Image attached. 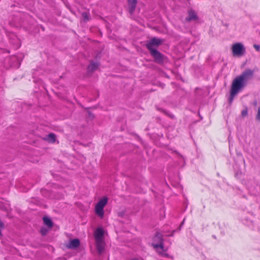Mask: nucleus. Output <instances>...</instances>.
I'll return each instance as SVG.
<instances>
[{"label":"nucleus","mask_w":260,"mask_h":260,"mask_svg":"<svg viewBox=\"0 0 260 260\" xmlns=\"http://www.w3.org/2000/svg\"><path fill=\"white\" fill-rule=\"evenodd\" d=\"M253 74L254 71L247 69L234 79L230 90V103L232 102L235 96L246 85L248 81L252 78Z\"/></svg>","instance_id":"obj_1"},{"label":"nucleus","mask_w":260,"mask_h":260,"mask_svg":"<svg viewBox=\"0 0 260 260\" xmlns=\"http://www.w3.org/2000/svg\"><path fill=\"white\" fill-rule=\"evenodd\" d=\"M154 241H157L158 243L152 244L154 248L156 249V250L160 253V254L165 257H170L169 255L166 253L165 251L166 249H164V246L162 243V235L161 233H157L155 236L154 237Z\"/></svg>","instance_id":"obj_2"},{"label":"nucleus","mask_w":260,"mask_h":260,"mask_svg":"<svg viewBox=\"0 0 260 260\" xmlns=\"http://www.w3.org/2000/svg\"><path fill=\"white\" fill-rule=\"evenodd\" d=\"M108 203V199L104 197L101 199L95 206V213L101 218L104 217V208Z\"/></svg>","instance_id":"obj_3"},{"label":"nucleus","mask_w":260,"mask_h":260,"mask_svg":"<svg viewBox=\"0 0 260 260\" xmlns=\"http://www.w3.org/2000/svg\"><path fill=\"white\" fill-rule=\"evenodd\" d=\"M232 50L234 56H242L246 52L245 48L241 43L234 44L232 47Z\"/></svg>","instance_id":"obj_4"},{"label":"nucleus","mask_w":260,"mask_h":260,"mask_svg":"<svg viewBox=\"0 0 260 260\" xmlns=\"http://www.w3.org/2000/svg\"><path fill=\"white\" fill-rule=\"evenodd\" d=\"M162 40L156 38H153L148 41L146 47L149 50H155L162 42Z\"/></svg>","instance_id":"obj_5"},{"label":"nucleus","mask_w":260,"mask_h":260,"mask_svg":"<svg viewBox=\"0 0 260 260\" xmlns=\"http://www.w3.org/2000/svg\"><path fill=\"white\" fill-rule=\"evenodd\" d=\"M152 56L154 58L156 62L160 63L163 61V57L162 54L156 49L149 50Z\"/></svg>","instance_id":"obj_6"},{"label":"nucleus","mask_w":260,"mask_h":260,"mask_svg":"<svg viewBox=\"0 0 260 260\" xmlns=\"http://www.w3.org/2000/svg\"><path fill=\"white\" fill-rule=\"evenodd\" d=\"M80 241L78 239H74L70 240L66 246L69 249H76L80 245Z\"/></svg>","instance_id":"obj_7"},{"label":"nucleus","mask_w":260,"mask_h":260,"mask_svg":"<svg viewBox=\"0 0 260 260\" xmlns=\"http://www.w3.org/2000/svg\"><path fill=\"white\" fill-rule=\"evenodd\" d=\"M104 231L101 228H98L94 232V236L95 238V240H104Z\"/></svg>","instance_id":"obj_8"},{"label":"nucleus","mask_w":260,"mask_h":260,"mask_svg":"<svg viewBox=\"0 0 260 260\" xmlns=\"http://www.w3.org/2000/svg\"><path fill=\"white\" fill-rule=\"evenodd\" d=\"M95 243L98 252L100 253H102L105 248V242L104 240H96Z\"/></svg>","instance_id":"obj_9"},{"label":"nucleus","mask_w":260,"mask_h":260,"mask_svg":"<svg viewBox=\"0 0 260 260\" xmlns=\"http://www.w3.org/2000/svg\"><path fill=\"white\" fill-rule=\"evenodd\" d=\"M188 16L186 18V21H190L192 20H196L198 19V16L194 11L189 10L188 12Z\"/></svg>","instance_id":"obj_10"},{"label":"nucleus","mask_w":260,"mask_h":260,"mask_svg":"<svg viewBox=\"0 0 260 260\" xmlns=\"http://www.w3.org/2000/svg\"><path fill=\"white\" fill-rule=\"evenodd\" d=\"M128 2L129 12L133 13L135 9L137 0H127Z\"/></svg>","instance_id":"obj_11"},{"label":"nucleus","mask_w":260,"mask_h":260,"mask_svg":"<svg viewBox=\"0 0 260 260\" xmlns=\"http://www.w3.org/2000/svg\"><path fill=\"white\" fill-rule=\"evenodd\" d=\"M98 63L96 62H91L88 67V71L92 72L95 70L98 67Z\"/></svg>","instance_id":"obj_12"},{"label":"nucleus","mask_w":260,"mask_h":260,"mask_svg":"<svg viewBox=\"0 0 260 260\" xmlns=\"http://www.w3.org/2000/svg\"><path fill=\"white\" fill-rule=\"evenodd\" d=\"M43 221L44 224L47 225L49 228H51L53 226V223L51 221V220L47 217H43Z\"/></svg>","instance_id":"obj_13"},{"label":"nucleus","mask_w":260,"mask_h":260,"mask_svg":"<svg viewBox=\"0 0 260 260\" xmlns=\"http://www.w3.org/2000/svg\"><path fill=\"white\" fill-rule=\"evenodd\" d=\"M47 140L51 143H54L55 141V135L54 134L51 133L47 136Z\"/></svg>","instance_id":"obj_14"},{"label":"nucleus","mask_w":260,"mask_h":260,"mask_svg":"<svg viewBox=\"0 0 260 260\" xmlns=\"http://www.w3.org/2000/svg\"><path fill=\"white\" fill-rule=\"evenodd\" d=\"M257 120L260 121V106L258 108L257 113L256 116Z\"/></svg>","instance_id":"obj_15"},{"label":"nucleus","mask_w":260,"mask_h":260,"mask_svg":"<svg viewBox=\"0 0 260 260\" xmlns=\"http://www.w3.org/2000/svg\"><path fill=\"white\" fill-rule=\"evenodd\" d=\"M41 234L43 235H45L47 234V229H46L45 228H42L41 230Z\"/></svg>","instance_id":"obj_16"},{"label":"nucleus","mask_w":260,"mask_h":260,"mask_svg":"<svg viewBox=\"0 0 260 260\" xmlns=\"http://www.w3.org/2000/svg\"><path fill=\"white\" fill-rule=\"evenodd\" d=\"M253 47L255 49V50L257 51H259L260 50V46L259 45L257 44H254Z\"/></svg>","instance_id":"obj_17"},{"label":"nucleus","mask_w":260,"mask_h":260,"mask_svg":"<svg viewBox=\"0 0 260 260\" xmlns=\"http://www.w3.org/2000/svg\"><path fill=\"white\" fill-rule=\"evenodd\" d=\"M82 16L86 20L88 19V14L86 13H83Z\"/></svg>","instance_id":"obj_18"},{"label":"nucleus","mask_w":260,"mask_h":260,"mask_svg":"<svg viewBox=\"0 0 260 260\" xmlns=\"http://www.w3.org/2000/svg\"><path fill=\"white\" fill-rule=\"evenodd\" d=\"M242 115L243 116H245L247 115V110H244L242 111Z\"/></svg>","instance_id":"obj_19"},{"label":"nucleus","mask_w":260,"mask_h":260,"mask_svg":"<svg viewBox=\"0 0 260 260\" xmlns=\"http://www.w3.org/2000/svg\"><path fill=\"white\" fill-rule=\"evenodd\" d=\"M3 223L1 221H0V237L2 235V234H1V231H2V229L3 227Z\"/></svg>","instance_id":"obj_20"},{"label":"nucleus","mask_w":260,"mask_h":260,"mask_svg":"<svg viewBox=\"0 0 260 260\" xmlns=\"http://www.w3.org/2000/svg\"><path fill=\"white\" fill-rule=\"evenodd\" d=\"M131 260H143V259L141 258H133V259H132Z\"/></svg>","instance_id":"obj_21"},{"label":"nucleus","mask_w":260,"mask_h":260,"mask_svg":"<svg viewBox=\"0 0 260 260\" xmlns=\"http://www.w3.org/2000/svg\"><path fill=\"white\" fill-rule=\"evenodd\" d=\"M184 220H185V219H183V221L182 222V223H181V225H180L181 226V225H182L183 224V223H184Z\"/></svg>","instance_id":"obj_22"},{"label":"nucleus","mask_w":260,"mask_h":260,"mask_svg":"<svg viewBox=\"0 0 260 260\" xmlns=\"http://www.w3.org/2000/svg\"><path fill=\"white\" fill-rule=\"evenodd\" d=\"M20 62H19V63H18V65L17 67H19V66H20Z\"/></svg>","instance_id":"obj_23"},{"label":"nucleus","mask_w":260,"mask_h":260,"mask_svg":"<svg viewBox=\"0 0 260 260\" xmlns=\"http://www.w3.org/2000/svg\"><path fill=\"white\" fill-rule=\"evenodd\" d=\"M167 235H168V236H171V235H170V234H168Z\"/></svg>","instance_id":"obj_24"}]
</instances>
